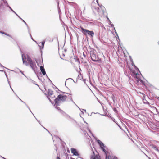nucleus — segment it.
<instances>
[{"label": "nucleus", "instance_id": "18", "mask_svg": "<svg viewBox=\"0 0 159 159\" xmlns=\"http://www.w3.org/2000/svg\"><path fill=\"white\" fill-rule=\"evenodd\" d=\"M98 101L101 104L102 106V103L100 102V101L99 100H98Z\"/></svg>", "mask_w": 159, "mask_h": 159}, {"label": "nucleus", "instance_id": "29", "mask_svg": "<svg viewBox=\"0 0 159 159\" xmlns=\"http://www.w3.org/2000/svg\"><path fill=\"white\" fill-rule=\"evenodd\" d=\"M85 122L86 123V124H87V123H86V122Z\"/></svg>", "mask_w": 159, "mask_h": 159}, {"label": "nucleus", "instance_id": "9", "mask_svg": "<svg viewBox=\"0 0 159 159\" xmlns=\"http://www.w3.org/2000/svg\"><path fill=\"white\" fill-rule=\"evenodd\" d=\"M105 11V9L103 6H100L98 8V12L99 13L103 14Z\"/></svg>", "mask_w": 159, "mask_h": 159}, {"label": "nucleus", "instance_id": "21", "mask_svg": "<svg viewBox=\"0 0 159 159\" xmlns=\"http://www.w3.org/2000/svg\"><path fill=\"white\" fill-rule=\"evenodd\" d=\"M78 107V108H79V109L81 110V111L83 113V111H82V109H80V108L79 107Z\"/></svg>", "mask_w": 159, "mask_h": 159}, {"label": "nucleus", "instance_id": "7", "mask_svg": "<svg viewBox=\"0 0 159 159\" xmlns=\"http://www.w3.org/2000/svg\"><path fill=\"white\" fill-rule=\"evenodd\" d=\"M92 153L91 155V159H101L100 156L97 154H95V152L92 149Z\"/></svg>", "mask_w": 159, "mask_h": 159}, {"label": "nucleus", "instance_id": "4", "mask_svg": "<svg viewBox=\"0 0 159 159\" xmlns=\"http://www.w3.org/2000/svg\"><path fill=\"white\" fill-rule=\"evenodd\" d=\"M90 55L92 60L94 62H99L101 61L95 50H92L90 51Z\"/></svg>", "mask_w": 159, "mask_h": 159}, {"label": "nucleus", "instance_id": "28", "mask_svg": "<svg viewBox=\"0 0 159 159\" xmlns=\"http://www.w3.org/2000/svg\"><path fill=\"white\" fill-rule=\"evenodd\" d=\"M96 153H97V152H96Z\"/></svg>", "mask_w": 159, "mask_h": 159}, {"label": "nucleus", "instance_id": "15", "mask_svg": "<svg viewBox=\"0 0 159 159\" xmlns=\"http://www.w3.org/2000/svg\"><path fill=\"white\" fill-rule=\"evenodd\" d=\"M101 148L103 150V151L104 152H106V151L105 149L104 148V147H103V148H102V147H101Z\"/></svg>", "mask_w": 159, "mask_h": 159}, {"label": "nucleus", "instance_id": "6", "mask_svg": "<svg viewBox=\"0 0 159 159\" xmlns=\"http://www.w3.org/2000/svg\"><path fill=\"white\" fill-rule=\"evenodd\" d=\"M51 103L54 106H57L60 104L61 101L64 102L65 100H49Z\"/></svg>", "mask_w": 159, "mask_h": 159}, {"label": "nucleus", "instance_id": "1", "mask_svg": "<svg viewBox=\"0 0 159 159\" xmlns=\"http://www.w3.org/2000/svg\"><path fill=\"white\" fill-rule=\"evenodd\" d=\"M49 95V98L50 99L55 98V99H72V98L70 94L66 93H62L61 94H58L57 93H53V91L48 89V91Z\"/></svg>", "mask_w": 159, "mask_h": 159}, {"label": "nucleus", "instance_id": "2", "mask_svg": "<svg viewBox=\"0 0 159 159\" xmlns=\"http://www.w3.org/2000/svg\"><path fill=\"white\" fill-rule=\"evenodd\" d=\"M132 65H134L136 70L133 69H130V72L132 75L133 76L137 81V84L139 85L142 84H144V82L141 79V75H140L139 72L138 68L133 63Z\"/></svg>", "mask_w": 159, "mask_h": 159}, {"label": "nucleus", "instance_id": "5", "mask_svg": "<svg viewBox=\"0 0 159 159\" xmlns=\"http://www.w3.org/2000/svg\"><path fill=\"white\" fill-rule=\"evenodd\" d=\"M80 28L81 29V31L82 33L85 35H88L89 36H90L91 37L93 38L94 35V33L93 31H89L88 30L84 29L81 26H80Z\"/></svg>", "mask_w": 159, "mask_h": 159}, {"label": "nucleus", "instance_id": "3", "mask_svg": "<svg viewBox=\"0 0 159 159\" xmlns=\"http://www.w3.org/2000/svg\"><path fill=\"white\" fill-rule=\"evenodd\" d=\"M22 58L23 63L26 66H28V63H29L33 69H34L36 66L35 63L32 61L31 58L28 55L24 54H22Z\"/></svg>", "mask_w": 159, "mask_h": 159}, {"label": "nucleus", "instance_id": "12", "mask_svg": "<svg viewBox=\"0 0 159 159\" xmlns=\"http://www.w3.org/2000/svg\"><path fill=\"white\" fill-rule=\"evenodd\" d=\"M97 142L98 144L100 145L101 148L102 147V148H103V147H104V144L100 140H98L97 141Z\"/></svg>", "mask_w": 159, "mask_h": 159}, {"label": "nucleus", "instance_id": "10", "mask_svg": "<svg viewBox=\"0 0 159 159\" xmlns=\"http://www.w3.org/2000/svg\"><path fill=\"white\" fill-rule=\"evenodd\" d=\"M71 150L72 153H73L74 155L77 156H79V154L76 149L72 148L71 149Z\"/></svg>", "mask_w": 159, "mask_h": 159}, {"label": "nucleus", "instance_id": "14", "mask_svg": "<svg viewBox=\"0 0 159 159\" xmlns=\"http://www.w3.org/2000/svg\"><path fill=\"white\" fill-rule=\"evenodd\" d=\"M44 43H45V42H42L39 43V44H41V46L43 47L44 46Z\"/></svg>", "mask_w": 159, "mask_h": 159}, {"label": "nucleus", "instance_id": "8", "mask_svg": "<svg viewBox=\"0 0 159 159\" xmlns=\"http://www.w3.org/2000/svg\"><path fill=\"white\" fill-rule=\"evenodd\" d=\"M97 4L95 3H92V8L93 11L95 13L98 12V7H97Z\"/></svg>", "mask_w": 159, "mask_h": 159}, {"label": "nucleus", "instance_id": "13", "mask_svg": "<svg viewBox=\"0 0 159 159\" xmlns=\"http://www.w3.org/2000/svg\"><path fill=\"white\" fill-rule=\"evenodd\" d=\"M109 157H110V156L109 157V156H108L107 158L106 157V159H109ZM111 159H117V158L116 157H113L112 158H111Z\"/></svg>", "mask_w": 159, "mask_h": 159}, {"label": "nucleus", "instance_id": "27", "mask_svg": "<svg viewBox=\"0 0 159 159\" xmlns=\"http://www.w3.org/2000/svg\"><path fill=\"white\" fill-rule=\"evenodd\" d=\"M21 102H23V103H24V102L23 101H21Z\"/></svg>", "mask_w": 159, "mask_h": 159}, {"label": "nucleus", "instance_id": "23", "mask_svg": "<svg viewBox=\"0 0 159 159\" xmlns=\"http://www.w3.org/2000/svg\"><path fill=\"white\" fill-rule=\"evenodd\" d=\"M1 33L2 34H5V33L4 32H1Z\"/></svg>", "mask_w": 159, "mask_h": 159}, {"label": "nucleus", "instance_id": "17", "mask_svg": "<svg viewBox=\"0 0 159 159\" xmlns=\"http://www.w3.org/2000/svg\"><path fill=\"white\" fill-rule=\"evenodd\" d=\"M5 34L6 35H7V36H9L10 37H11V36L9 34H7V33H5Z\"/></svg>", "mask_w": 159, "mask_h": 159}, {"label": "nucleus", "instance_id": "11", "mask_svg": "<svg viewBox=\"0 0 159 159\" xmlns=\"http://www.w3.org/2000/svg\"><path fill=\"white\" fill-rule=\"evenodd\" d=\"M40 69L43 75H45L46 74V72L44 68L42 66H40Z\"/></svg>", "mask_w": 159, "mask_h": 159}, {"label": "nucleus", "instance_id": "26", "mask_svg": "<svg viewBox=\"0 0 159 159\" xmlns=\"http://www.w3.org/2000/svg\"><path fill=\"white\" fill-rule=\"evenodd\" d=\"M2 158L3 159H6L4 157H2Z\"/></svg>", "mask_w": 159, "mask_h": 159}, {"label": "nucleus", "instance_id": "24", "mask_svg": "<svg viewBox=\"0 0 159 159\" xmlns=\"http://www.w3.org/2000/svg\"><path fill=\"white\" fill-rule=\"evenodd\" d=\"M82 110H83V111H84V112H85L86 113V111L85 110H84V109H82Z\"/></svg>", "mask_w": 159, "mask_h": 159}, {"label": "nucleus", "instance_id": "22", "mask_svg": "<svg viewBox=\"0 0 159 159\" xmlns=\"http://www.w3.org/2000/svg\"><path fill=\"white\" fill-rule=\"evenodd\" d=\"M114 111H116H116H117V110H116V108H114Z\"/></svg>", "mask_w": 159, "mask_h": 159}, {"label": "nucleus", "instance_id": "16", "mask_svg": "<svg viewBox=\"0 0 159 159\" xmlns=\"http://www.w3.org/2000/svg\"><path fill=\"white\" fill-rule=\"evenodd\" d=\"M154 149H155V150H156L157 151H158V149L156 147H154Z\"/></svg>", "mask_w": 159, "mask_h": 159}, {"label": "nucleus", "instance_id": "25", "mask_svg": "<svg viewBox=\"0 0 159 159\" xmlns=\"http://www.w3.org/2000/svg\"><path fill=\"white\" fill-rule=\"evenodd\" d=\"M57 159H60L59 157H57Z\"/></svg>", "mask_w": 159, "mask_h": 159}, {"label": "nucleus", "instance_id": "19", "mask_svg": "<svg viewBox=\"0 0 159 159\" xmlns=\"http://www.w3.org/2000/svg\"><path fill=\"white\" fill-rule=\"evenodd\" d=\"M27 107H28V108L29 109V110H30V112H31V113L33 114V115L34 116V114H33V113L32 112H31V111L30 110V108H29L28 107V106H27ZM34 116V117L35 118V116Z\"/></svg>", "mask_w": 159, "mask_h": 159}, {"label": "nucleus", "instance_id": "20", "mask_svg": "<svg viewBox=\"0 0 159 159\" xmlns=\"http://www.w3.org/2000/svg\"><path fill=\"white\" fill-rule=\"evenodd\" d=\"M36 118V120H37V121L39 123V124H40V122L39 120H38L36 118Z\"/></svg>", "mask_w": 159, "mask_h": 159}]
</instances>
